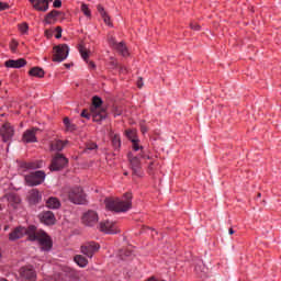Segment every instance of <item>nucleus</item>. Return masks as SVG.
Here are the masks:
<instances>
[{
    "mask_svg": "<svg viewBox=\"0 0 281 281\" xmlns=\"http://www.w3.org/2000/svg\"><path fill=\"white\" fill-rule=\"evenodd\" d=\"M0 87H1V81H0Z\"/></svg>",
    "mask_w": 281,
    "mask_h": 281,
    "instance_id": "052dcab7",
    "label": "nucleus"
},
{
    "mask_svg": "<svg viewBox=\"0 0 281 281\" xmlns=\"http://www.w3.org/2000/svg\"><path fill=\"white\" fill-rule=\"evenodd\" d=\"M195 271H199V267H195Z\"/></svg>",
    "mask_w": 281,
    "mask_h": 281,
    "instance_id": "6e6d98bb",
    "label": "nucleus"
},
{
    "mask_svg": "<svg viewBox=\"0 0 281 281\" xmlns=\"http://www.w3.org/2000/svg\"><path fill=\"white\" fill-rule=\"evenodd\" d=\"M45 177H47L45 171L37 170L35 172L25 175L24 180H25L26 186H29V188H34L36 186H41L42 183H44Z\"/></svg>",
    "mask_w": 281,
    "mask_h": 281,
    "instance_id": "39448f33",
    "label": "nucleus"
},
{
    "mask_svg": "<svg viewBox=\"0 0 281 281\" xmlns=\"http://www.w3.org/2000/svg\"><path fill=\"white\" fill-rule=\"evenodd\" d=\"M105 210L109 212H115L121 214L122 212H128L133 207V194L125 193L124 199H105Z\"/></svg>",
    "mask_w": 281,
    "mask_h": 281,
    "instance_id": "f257e3e1",
    "label": "nucleus"
},
{
    "mask_svg": "<svg viewBox=\"0 0 281 281\" xmlns=\"http://www.w3.org/2000/svg\"><path fill=\"white\" fill-rule=\"evenodd\" d=\"M81 221L83 225H87V227H93L94 225H98V221H100V217L98 216V213L95 211H88L83 213Z\"/></svg>",
    "mask_w": 281,
    "mask_h": 281,
    "instance_id": "1a4fd4ad",
    "label": "nucleus"
},
{
    "mask_svg": "<svg viewBox=\"0 0 281 281\" xmlns=\"http://www.w3.org/2000/svg\"><path fill=\"white\" fill-rule=\"evenodd\" d=\"M56 32H57V34L55 35V38H61L63 37V27L57 26Z\"/></svg>",
    "mask_w": 281,
    "mask_h": 281,
    "instance_id": "ea45409f",
    "label": "nucleus"
},
{
    "mask_svg": "<svg viewBox=\"0 0 281 281\" xmlns=\"http://www.w3.org/2000/svg\"><path fill=\"white\" fill-rule=\"evenodd\" d=\"M41 199H43V196L41 195V192H38L37 189H32L30 191V194H29V202L32 204V205H36V203H40L41 202Z\"/></svg>",
    "mask_w": 281,
    "mask_h": 281,
    "instance_id": "412c9836",
    "label": "nucleus"
},
{
    "mask_svg": "<svg viewBox=\"0 0 281 281\" xmlns=\"http://www.w3.org/2000/svg\"><path fill=\"white\" fill-rule=\"evenodd\" d=\"M78 52H79L82 60H85V63H89V57L91 56V52H89L87 49V47H85V45H82V44L78 45Z\"/></svg>",
    "mask_w": 281,
    "mask_h": 281,
    "instance_id": "b1692460",
    "label": "nucleus"
},
{
    "mask_svg": "<svg viewBox=\"0 0 281 281\" xmlns=\"http://www.w3.org/2000/svg\"><path fill=\"white\" fill-rule=\"evenodd\" d=\"M127 158L134 177H144V171H142V158L134 156L133 153H128Z\"/></svg>",
    "mask_w": 281,
    "mask_h": 281,
    "instance_id": "0eeeda50",
    "label": "nucleus"
},
{
    "mask_svg": "<svg viewBox=\"0 0 281 281\" xmlns=\"http://www.w3.org/2000/svg\"><path fill=\"white\" fill-rule=\"evenodd\" d=\"M258 196L260 198V196H261V194H260V193H258Z\"/></svg>",
    "mask_w": 281,
    "mask_h": 281,
    "instance_id": "13d9d810",
    "label": "nucleus"
},
{
    "mask_svg": "<svg viewBox=\"0 0 281 281\" xmlns=\"http://www.w3.org/2000/svg\"><path fill=\"white\" fill-rule=\"evenodd\" d=\"M34 232H36V226L34 225H30L27 228L18 226L9 234V240L14 243V240H19L23 238V236H27V240H30V237L33 236Z\"/></svg>",
    "mask_w": 281,
    "mask_h": 281,
    "instance_id": "20e7f679",
    "label": "nucleus"
},
{
    "mask_svg": "<svg viewBox=\"0 0 281 281\" xmlns=\"http://www.w3.org/2000/svg\"><path fill=\"white\" fill-rule=\"evenodd\" d=\"M22 168H24L25 170H38V168H43V160L23 162Z\"/></svg>",
    "mask_w": 281,
    "mask_h": 281,
    "instance_id": "aec40b11",
    "label": "nucleus"
},
{
    "mask_svg": "<svg viewBox=\"0 0 281 281\" xmlns=\"http://www.w3.org/2000/svg\"><path fill=\"white\" fill-rule=\"evenodd\" d=\"M228 233H229L231 236L234 235V234H235L234 228H229V229H228Z\"/></svg>",
    "mask_w": 281,
    "mask_h": 281,
    "instance_id": "3c124183",
    "label": "nucleus"
},
{
    "mask_svg": "<svg viewBox=\"0 0 281 281\" xmlns=\"http://www.w3.org/2000/svg\"><path fill=\"white\" fill-rule=\"evenodd\" d=\"M68 199L70 203L75 205H86L87 204V194L85 190L80 187H74L67 191Z\"/></svg>",
    "mask_w": 281,
    "mask_h": 281,
    "instance_id": "7ed1b4c3",
    "label": "nucleus"
},
{
    "mask_svg": "<svg viewBox=\"0 0 281 281\" xmlns=\"http://www.w3.org/2000/svg\"><path fill=\"white\" fill-rule=\"evenodd\" d=\"M3 10H10V4L0 1V12H3Z\"/></svg>",
    "mask_w": 281,
    "mask_h": 281,
    "instance_id": "4c0bfd02",
    "label": "nucleus"
},
{
    "mask_svg": "<svg viewBox=\"0 0 281 281\" xmlns=\"http://www.w3.org/2000/svg\"><path fill=\"white\" fill-rule=\"evenodd\" d=\"M59 14H63V12H60L58 10H53L49 13H47L44 19L45 25H52V23H53L52 21H56V19H58Z\"/></svg>",
    "mask_w": 281,
    "mask_h": 281,
    "instance_id": "4be33fe9",
    "label": "nucleus"
},
{
    "mask_svg": "<svg viewBox=\"0 0 281 281\" xmlns=\"http://www.w3.org/2000/svg\"><path fill=\"white\" fill-rule=\"evenodd\" d=\"M33 5V9L37 12H47L49 10V3L54 0H29Z\"/></svg>",
    "mask_w": 281,
    "mask_h": 281,
    "instance_id": "ddd939ff",
    "label": "nucleus"
},
{
    "mask_svg": "<svg viewBox=\"0 0 281 281\" xmlns=\"http://www.w3.org/2000/svg\"><path fill=\"white\" fill-rule=\"evenodd\" d=\"M138 157L140 159H150V155L146 154V151H142Z\"/></svg>",
    "mask_w": 281,
    "mask_h": 281,
    "instance_id": "c03bdc74",
    "label": "nucleus"
},
{
    "mask_svg": "<svg viewBox=\"0 0 281 281\" xmlns=\"http://www.w3.org/2000/svg\"><path fill=\"white\" fill-rule=\"evenodd\" d=\"M80 115L82 117H85L86 120H91V113H89V111H87V110H82Z\"/></svg>",
    "mask_w": 281,
    "mask_h": 281,
    "instance_id": "58836bf2",
    "label": "nucleus"
},
{
    "mask_svg": "<svg viewBox=\"0 0 281 281\" xmlns=\"http://www.w3.org/2000/svg\"><path fill=\"white\" fill-rule=\"evenodd\" d=\"M132 144H133L132 148H133V150H135V153H137V150H142V148H144V147L139 146V140L132 142Z\"/></svg>",
    "mask_w": 281,
    "mask_h": 281,
    "instance_id": "e433bc0d",
    "label": "nucleus"
},
{
    "mask_svg": "<svg viewBox=\"0 0 281 281\" xmlns=\"http://www.w3.org/2000/svg\"><path fill=\"white\" fill-rule=\"evenodd\" d=\"M140 131H142L143 134L148 132V130L146 128V126H142V127H140Z\"/></svg>",
    "mask_w": 281,
    "mask_h": 281,
    "instance_id": "09e8293b",
    "label": "nucleus"
},
{
    "mask_svg": "<svg viewBox=\"0 0 281 281\" xmlns=\"http://www.w3.org/2000/svg\"><path fill=\"white\" fill-rule=\"evenodd\" d=\"M46 207H48V210L60 209V200H58V198H54V196L48 198V200L46 201Z\"/></svg>",
    "mask_w": 281,
    "mask_h": 281,
    "instance_id": "5701e85b",
    "label": "nucleus"
},
{
    "mask_svg": "<svg viewBox=\"0 0 281 281\" xmlns=\"http://www.w3.org/2000/svg\"><path fill=\"white\" fill-rule=\"evenodd\" d=\"M20 280L21 281H35L36 270L32 266H24L20 269Z\"/></svg>",
    "mask_w": 281,
    "mask_h": 281,
    "instance_id": "9d476101",
    "label": "nucleus"
},
{
    "mask_svg": "<svg viewBox=\"0 0 281 281\" xmlns=\"http://www.w3.org/2000/svg\"><path fill=\"white\" fill-rule=\"evenodd\" d=\"M125 177L128 175V172H124Z\"/></svg>",
    "mask_w": 281,
    "mask_h": 281,
    "instance_id": "4d7b16f0",
    "label": "nucleus"
},
{
    "mask_svg": "<svg viewBox=\"0 0 281 281\" xmlns=\"http://www.w3.org/2000/svg\"><path fill=\"white\" fill-rule=\"evenodd\" d=\"M74 260L76 265L81 268H85L89 265V260H87V258H85L82 255L75 256Z\"/></svg>",
    "mask_w": 281,
    "mask_h": 281,
    "instance_id": "bb28decb",
    "label": "nucleus"
},
{
    "mask_svg": "<svg viewBox=\"0 0 281 281\" xmlns=\"http://www.w3.org/2000/svg\"><path fill=\"white\" fill-rule=\"evenodd\" d=\"M0 135L3 142H10L14 137V127L10 123H4L0 128Z\"/></svg>",
    "mask_w": 281,
    "mask_h": 281,
    "instance_id": "f8f14e48",
    "label": "nucleus"
},
{
    "mask_svg": "<svg viewBox=\"0 0 281 281\" xmlns=\"http://www.w3.org/2000/svg\"><path fill=\"white\" fill-rule=\"evenodd\" d=\"M80 10L82 14H85L89 20H91V9H89V4L81 3Z\"/></svg>",
    "mask_w": 281,
    "mask_h": 281,
    "instance_id": "7c9ffc66",
    "label": "nucleus"
},
{
    "mask_svg": "<svg viewBox=\"0 0 281 281\" xmlns=\"http://www.w3.org/2000/svg\"><path fill=\"white\" fill-rule=\"evenodd\" d=\"M100 250V244L95 241H89L81 246V254L87 256V258H93L95 251Z\"/></svg>",
    "mask_w": 281,
    "mask_h": 281,
    "instance_id": "9b49d317",
    "label": "nucleus"
},
{
    "mask_svg": "<svg viewBox=\"0 0 281 281\" xmlns=\"http://www.w3.org/2000/svg\"><path fill=\"white\" fill-rule=\"evenodd\" d=\"M2 258H3V252L0 249V262H1Z\"/></svg>",
    "mask_w": 281,
    "mask_h": 281,
    "instance_id": "603ef678",
    "label": "nucleus"
},
{
    "mask_svg": "<svg viewBox=\"0 0 281 281\" xmlns=\"http://www.w3.org/2000/svg\"><path fill=\"white\" fill-rule=\"evenodd\" d=\"M121 71L127 72L128 70L126 68H121Z\"/></svg>",
    "mask_w": 281,
    "mask_h": 281,
    "instance_id": "5fc2aeb1",
    "label": "nucleus"
},
{
    "mask_svg": "<svg viewBox=\"0 0 281 281\" xmlns=\"http://www.w3.org/2000/svg\"><path fill=\"white\" fill-rule=\"evenodd\" d=\"M53 8H63V1L61 0H55L53 2Z\"/></svg>",
    "mask_w": 281,
    "mask_h": 281,
    "instance_id": "37998d69",
    "label": "nucleus"
},
{
    "mask_svg": "<svg viewBox=\"0 0 281 281\" xmlns=\"http://www.w3.org/2000/svg\"><path fill=\"white\" fill-rule=\"evenodd\" d=\"M66 67H69V65L66 64Z\"/></svg>",
    "mask_w": 281,
    "mask_h": 281,
    "instance_id": "bf43d9fd",
    "label": "nucleus"
},
{
    "mask_svg": "<svg viewBox=\"0 0 281 281\" xmlns=\"http://www.w3.org/2000/svg\"><path fill=\"white\" fill-rule=\"evenodd\" d=\"M101 19H103L105 25H109V27H113V23H111V16H109V13H105V15H101Z\"/></svg>",
    "mask_w": 281,
    "mask_h": 281,
    "instance_id": "473e14b6",
    "label": "nucleus"
},
{
    "mask_svg": "<svg viewBox=\"0 0 281 281\" xmlns=\"http://www.w3.org/2000/svg\"><path fill=\"white\" fill-rule=\"evenodd\" d=\"M68 142L67 140H53L49 145L50 150L54 153H60V150L65 149V146H67Z\"/></svg>",
    "mask_w": 281,
    "mask_h": 281,
    "instance_id": "6ab92c4d",
    "label": "nucleus"
},
{
    "mask_svg": "<svg viewBox=\"0 0 281 281\" xmlns=\"http://www.w3.org/2000/svg\"><path fill=\"white\" fill-rule=\"evenodd\" d=\"M29 76H32L33 78H45V70L41 67H33L30 69Z\"/></svg>",
    "mask_w": 281,
    "mask_h": 281,
    "instance_id": "393cba45",
    "label": "nucleus"
},
{
    "mask_svg": "<svg viewBox=\"0 0 281 281\" xmlns=\"http://www.w3.org/2000/svg\"><path fill=\"white\" fill-rule=\"evenodd\" d=\"M37 131L38 128L36 127L26 130L22 136V142H24V144H35L36 142H38V139L36 138Z\"/></svg>",
    "mask_w": 281,
    "mask_h": 281,
    "instance_id": "2eb2a0df",
    "label": "nucleus"
},
{
    "mask_svg": "<svg viewBox=\"0 0 281 281\" xmlns=\"http://www.w3.org/2000/svg\"><path fill=\"white\" fill-rule=\"evenodd\" d=\"M64 125L68 133H74V131H76V128H78V126H76V124L71 123V120H69V117L64 119Z\"/></svg>",
    "mask_w": 281,
    "mask_h": 281,
    "instance_id": "cd10ccee",
    "label": "nucleus"
},
{
    "mask_svg": "<svg viewBox=\"0 0 281 281\" xmlns=\"http://www.w3.org/2000/svg\"><path fill=\"white\" fill-rule=\"evenodd\" d=\"M191 30H194V32H199L201 30V25L196 23H191L190 24Z\"/></svg>",
    "mask_w": 281,
    "mask_h": 281,
    "instance_id": "79ce46f5",
    "label": "nucleus"
},
{
    "mask_svg": "<svg viewBox=\"0 0 281 281\" xmlns=\"http://www.w3.org/2000/svg\"><path fill=\"white\" fill-rule=\"evenodd\" d=\"M31 243H38L42 246V251H52L54 247V241L52 237L45 233V231H34L33 235L30 236Z\"/></svg>",
    "mask_w": 281,
    "mask_h": 281,
    "instance_id": "f03ea898",
    "label": "nucleus"
},
{
    "mask_svg": "<svg viewBox=\"0 0 281 281\" xmlns=\"http://www.w3.org/2000/svg\"><path fill=\"white\" fill-rule=\"evenodd\" d=\"M100 231L105 234H117L120 231L117 229V225L114 222L105 221L100 223Z\"/></svg>",
    "mask_w": 281,
    "mask_h": 281,
    "instance_id": "dca6fc26",
    "label": "nucleus"
},
{
    "mask_svg": "<svg viewBox=\"0 0 281 281\" xmlns=\"http://www.w3.org/2000/svg\"><path fill=\"white\" fill-rule=\"evenodd\" d=\"M19 47V43H16V42H12L11 44H10V49H11V52L14 54V52H16V48Z\"/></svg>",
    "mask_w": 281,
    "mask_h": 281,
    "instance_id": "a19ab883",
    "label": "nucleus"
},
{
    "mask_svg": "<svg viewBox=\"0 0 281 281\" xmlns=\"http://www.w3.org/2000/svg\"><path fill=\"white\" fill-rule=\"evenodd\" d=\"M106 117H108L106 111L101 110V111L94 112L92 114V122H102V121L106 120Z\"/></svg>",
    "mask_w": 281,
    "mask_h": 281,
    "instance_id": "a878e982",
    "label": "nucleus"
},
{
    "mask_svg": "<svg viewBox=\"0 0 281 281\" xmlns=\"http://www.w3.org/2000/svg\"><path fill=\"white\" fill-rule=\"evenodd\" d=\"M54 50L53 63H63L69 56V46L67 44L57 45Z\"/></svg>",
    "mask_w": 281,
    "mask_h": 281,
    "instance_id": "6e6552de",
    "label": "nucleus"
},
{
    "mask_svg": "<svg viewBox=\"0 0 281 281\" xmlns=\"http://www.w3.org/2000/svg\"><path fill=\"white\" fill-rule=\"evenodd\" d=\"M137 87H138V89H142V87H144V79L143 78H138Z\"/></svg>",
    "mask_w": 281,
    "mask_h": 281,
    "instance_id": "49530a36",
    "label": "nucleus"
},
{
    "mask_svg": "<svg viewBox=\"0 0 281 281\" xmlns=\"http://www.w3.org/2000/svg\"><path fill=\"white\" fill-rule=\"evenodd\" d=\"M113 67H117V63L113 61L112 63Z\"/></svg>",
    "mask_w": 281,
    "mask_h": 281,
    "instance_id": "864d4df0",
    "label": "nucleus"
},
{
    "mask_svg": "<svg viewBox=\"0 0 281 281\" xmlns=\"http://www.w3.org/2000/svg\"><path fill=\"white\" fill-rule=\"evenodd\" d=\"M98 144L95 143H89L86 146L85 153H89V150H97Z\"/></svg>",
    "mask_w": 281,
    "mask_h": 281,
    "instance_id": "72a5a7b5",
    "label": "nucleus"
},
{
    "mask_svg": "<svg viewBox=\"0 0 281 281\" xmlns=\"http://www.w3.org/2000/svg\"><path fill=\"white\" fill-rule=\"evenodd\" d=\"M120 115H122V110H114V112H113V116L114 117H120Z\"/></svg>",
    "mask_w": 281,
    "mask_h": 281,
    "instance_id": "de8ad7c7",
    "label": "nucleus"
},
{
    "mask_svg": "<svg viewBox=\"0 0 281 281\" xmlns=\"http://www.w3.org/2000/svg\"><path fill=\"white\" fill-rule=\"evenodd\" d=\"M41 223L44 225H56V215L52 211H44L38 215Z\"/></svg>",
    "mask_w": 281,
    "mask_h": 281,
    "instance_id": "4468645a",
    "label": "nucleus"
},
{
    "mask_svg": "<svg viewBox=\"0 0 281 281\" xmlns=\"http://www.w3.org/2000/svg\"><path fill=\"white\" fill-rule=\"evenodd\" d=\"M97 10H98V12H99V14H100L101 16H104V15L108 14V13H106V10H104V7H102V4H98V5H97Z\"/></svg>",
    "mask_w": 281,
    "mask_h": 281,
    "instance_id": "c9c22d12",
    "label": "nucleus"
},
{
    "mask_svg": "<svg viewBox=\"0 0 281 281\" xmlns=\"http://www.w3.org/2000/svg\"><path fill=\"white\" fill-rule=\"evenodd\" d=\"M92 104L94 106V109H100V106H102V98L95 95L92 98Z\"/></svg>",
    "mask_w": 281,
    "mask_h": 281,
    "instance_id": "2f4dec72",
    "label": "nucleus"
},
{
    "mask_svg": "<svg viewBox=\"0 0 281 281\" xmlns=\"http://www.w3.org/2000/svg\"><path fill=\"white\" fill-rule=\"evenodd\" d=\"M125 135L127 137V139H130V142H137L139 140V138L137 137V130H127L125 132Z\"/></svg>",
    "mask_w": 281,
    "mask_h": 281,
    "instance_id": "c85d7f7f",
    "label": "nucleus"
},
{
    "mask_svg": "<svg viewBox=\"0 0 281 281\" xmlns=\"http://www.w3.org/2000/svg\"><path fill=\"white\" fill-rule=\"evenodd\" d=\"M19 30L22 34H27V30H30V26L27 23H22L19 25Z\"/></svg>",
    "mask_w": 281,
    "mask_h": 281,
    "instance_id": "f704fd0d",
    "label": "nucleus"
},
{
    "mask_svg": "<svg viewBox=\"0 0 281 281\" xmlns=\"http://www.w3.org/2000/svg\"><path fill=\"white\" fill-rule=\"evenodd\" d=\"M112 146L115 148V150H120L122 147V139L120 138V135L115 134L112 138Z\"/></svg>",
    "mask_w": 281,
    "mask_h": 281,
    "instance_id": "c756f323",
    "label": "nucleus"
},
{
    "mask_svg": "<svg viewBox=\"0 0 281 281\" xmlns=\"http://www.w3.org/2000/svg\"><path fill=\"white\" fill-rule=\"evenodd\" d=\"M69 165V159L65 157L63 154H56L55 157L52 159V164L49 166L50 172H58Z\"/></svg>",
    "mask_w": 281,
    "mask_h": 281,
    "instance_id": "423d86ee",
    "label": "nucleus"
},
{
    "mask_svg": "<svg viewBox=\"0 0 281 281\" xmlns=\"http://www.w3.org/2000/svg\"><path fill=\"white\" fill-rule=\"evenodd\" d=\"M87 65H88L89 69L95 70V63L88 60Z\"/></svg>",
    "mask_w": 281,
    "mask_h": 281,
    "instance_id": "a18cd8bd",
    "label": "nucleus"
},
{
    "mask_svg": "<svg viewBox=\"0 0 281 281\" xmlns=\"http://www.w3.org/2000/svg\"><path fill=\"white\" fill-rule=\"evenodd\" d=\"M27 61L23 58L20 59H9L4 63V67L8 69H21V67H25Z\"/></svg>",
    "mask_w": 281,
    "mask_h": 281,
    "instance_id": "f3484780",
    "label": "nucleus"
},
{
    "mask_svg": "<svg viewBox=\"0 0 281 281\" xmlns=\"http://www.w3.org/2000/svg\"><path fill=\"white\" fill-rule=\"evenodd\" d=\"M110 44L112 47H114V49H116V52H119L120 55L128 56V48H126V44H124V42L117 43L115 40H111Z\"/></svg>",
    "mask_w": 281,
    "mask_h": 281,
    "instance_id": "a211bd4d",
    "label": "nucleus"
},
{
    "mask_svg": "<svg viewBox=\"0 0 281 281\" xmlns=\"http://www.w3.org/2000/svg\"><path fill=\"white\" fill-rule=\"evenodd\" d=\"M153 166H155V164H154V162H150V164H149V166H148V170H149V172H151V170H153Z\"/></svg>",
    "mask_w": 281,
    "mask_h": 281,
    "instance_id": "8fccbe9b",
    "label": "nucleus"
}]
</instances>
